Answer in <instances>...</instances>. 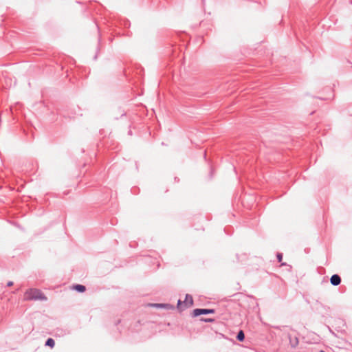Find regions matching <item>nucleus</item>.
<instances>
[{"mask_svg": "<svg viewBox=\"0 0 352 352\" xmlns=\"http://www.w3.org/2000/svg\"><path fill=\"white\" fill-rule=\"evenodd\" d=\"M25 300H46V296L38 289H29L24 294Z\"/></svg>", "mask_w": 352, "mask_h": 352, "instance_id": "1", "label": "nucleus"}, {"mask_svg": "<svg viewBox=\"0 0 352 352\" xmlns=\"http://www.w3.org/2000/svg\"><path fill=\"white\" fill-rule=\"evenodd\" d=\"M193 304V299L191 295L186 294L184 302L179 300L177 302V308L180 310H183L187 307L192 306Z\"/></svg>", "mask_w": 352, "mask_h": 352, "instance_id": "2", "label": "nucleus"}, {"mask_svg": "<svg viewBox=\"0 0 352 352\" xmlns=\"http://www.w3.org/2000/svg\"><path fill=\"white\" fill-rule=\"evenodd\" d=\"M215 310L214 309H195L193 310L192 316L197 317L202 314H214Z\"/></svg>", "mask_w": 352, "mask_h": 352, "instance_id": "3", "label": "nucleus"}, {"mask_svg": "<svg viewBox=\"0 0 352 352\" xmlns=\"http://www.w3.org/2000/svg\"><path fill=\"white\" fill-rule=\"evenodd\" d=\"M330 282L333 286H338L341 283V278L338 274H333L330 278Z\"/></svg>", "mask_w": 352, "mask_h": 352, "instance_id": "4", "label": "nucleus"}, {"mask_svg": "<svg viewBox=\"0 0 352 352\" xmlns=\"http://www.w3.org/2000/svg\"><path fill=\"white\" fill-rule=\"evenodd\" d=\"M289 342L292 347L295 348L298 344V339L296 337L292 338L291 336L289 337Z\"/></svg>", "mask_w": 352, "mask_h": 352, "instance_id": "5", "label": "nucleus"}, {"mask_svg": "<svg viewBox=\"0 0 352 352\" xmlns=\"http://www.w3.org/2000/svg\"><path fill=\"white\" fill-rule=\"evenodd\" d=\"M237 340L243 342L245 340V334L242 330H240L236 335Z\"/></svg>", "mask_w": 352, "mask_h": 352, "instance_id": "6", "label": "nucleus"}, {"mask_svg": "<svg viewBox=\"0 0 352 352\" xmlns=\"http://www.w3.org/2000/svg\"><path fill=\"white\" fill-rule=\"evenodd\" d=\"M74 288L78 292H84L86 290V287L82 285H76Z\"/></svg>", "mask_w": 352, "mask_h": 352, "instance_id": "7", "label": "nucleus"}, {"mask_svg": "<svg viewBox=\"0 0 352 352\" xmlns=\"http://www.w3.org/2000/svg\"><path fill=\"white\" fill-rule=\"evenodd\" d=\"M55 345V342L54 340V339L50 338H48L46 342H45V346H48L51 348H53Z\"/></svg>", "mask_w": 352, "mask_h": 352, "instance_id": "8", "label": "nucleus"}, {"mask_svg": "<svg viewBox=\"0 0 352 352\" xmlns=\"http://www.w3.org/2000/svg\"><path fill=\"white\" fill-rule=\"evenodd\" d=\"M151 305L152 307H166L168 306V304H151Z\"/></svg>", "mask_w": 352, "mask_h": 352, "instance_id": "9", "label": "nucleus"}, {"mask_svg": "<svg viewBox=\"0 0 352 352\" xmlns=\"http://www.w3.org/2000/svg\"><path fill=\"white\" fill-rule=\"evenodd\" d=\"M276 258H277L278 261L279 263H280L283 259V254L281 253H277Z\"/></svg>", "mask_w": 352, "mask_h": 352, "instance_id": "10", "label": "nucleus"}, {"mask_svg": "<svg viewBox=\"0 0 352 352\" xmlns=\"http://www.w3.org/2000/svg\"><path fill=\"white\" fill-rule=\"evenodd\" d=\"M201 321L206 322H211L214 321V319L212 318H201Z\"/></svg>", "mask_w": 352, "mask_h": 352, "instance_id": "11", "label": "nucleus"}, {"mask_svg": "<svg viewBox=\"0 0 352 352\" xmlns=\"http://www.w3.org/2000/svg\"><path fill=\"white\" fill-rule=\"evenodd\" d=\"M12 285H13V282L12 281L8 282V283H7V286L8 287H10V286H12Z\"/></svg>", "mask_w": 352, "mask_h": 352, "instance_id": "12", "label": "nucleus"}, {"mask_svg": "<svg viewBox=\"0 0 352 352\" xmlns=\"http://www.w3.org/2000/svg\"><path fill=\"white\" fill-rule=\"evenodd\" d=\"M287 265V264H286L285 263H281V266H285V265Z\"/></svg>", "mask_w": 352, "mask_h": 352, "instance_id": "13", "label": "nucleus"}, {"mask_svg": "<svg viewBox=\"0 0 352 352\" xmlns=\"http://www.w3.org/2000/svg\"><path fill=\"white\" fill-rule=\"evenodd\" d=\"M320 352H325V351H323V350H321V351H320Z\"/></svg>", "mask_w": 352, "mask_h": 352, "instance_id": "14", "label": "nucleus"}]
</instances>
